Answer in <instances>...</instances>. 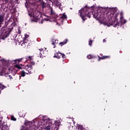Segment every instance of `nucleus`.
<instances>
[{
	"instance_id": "9d476101",
	"label": "nucleus",
	"mask_w": 130,
	"mask_h": 130,
	"mask_svg": "<svg viewBox=\"0 0 130 130\" xmlns=\"http://www.w3.org/2000/svg\"><path fill=\"white\" fill-rule=\"evenodd\" d=\"M4 16L3 15H0V27L4 25Z\"/></svg>"
},
{
	"instance_id": "1a4fd4ad",
	"label": "nucleus",
	"mask_w": 130,
	"mask_h": 130,
	"mask_svg": "<svg viewBox=\"0 0 130 130\" xmlns=\"http://www.w3.org/2000/svg\"><path fill=\"white\" fill-rule=\"evenodd\" d=\"M45 48H41L40 49H39V51H40V54H39V56H40V58H41L42 56H45V55L44 54L43 55V51L44 52L45 51Z\"/></svg>"
},
{
	"instance_id": "f704fd0d",
	"label": "nucleus",
	"mask_w": 130,
	"mask_h": 130,
	"mask_svg": "<svg viewBox=\"0 0 130 130\" xmlns=\"http://www.w3.org/2000/svg\"><path fill=\"white\" fill-rule=\"evenodd\" d=\"M0 60L2 62L4 61V62H7V60H6L4 58H2L0 59Z\"/></svg>"
},
{
	"instance_id": "f03ea898",
	"label": "nucleus",
	"mask_w": 130,
	"mask_h": 130,
	"mask_svg": "<svg viewBox=\"0 0 130 130\" xmlns=\"http://www.w3.org/2000/svg\"><path fill=\"white\" fill-rule=\"evenodd\" d=\"M13 23L10 21L5 22L4 26L0 30V39L5 40L8 37L13 29Z\"/></svg>"
},
{
	"instance_id": "c9c22d12",
	"label": "nucleus",
	"mask_w": 130,
	"mask_h": 130,
	"mask_svg": "<svg viewBox=\"0 0 130 130\" xmlns=\"http://www.w3.org/2000/svg\"><path fill=\"white\" fill-rule=\"evenodd\" d=\"M124 19V17L121 14L120 16V20H123Z\"/></svg>"
},
{
	"instance_id": "ddd939ff",
	"label": "nucleus",
	"mask_w": 130,
	"mask_h": 130,
	"mask_svg": "<svg viewBox=\"0 0 130 130\" xmlns=\"http://www.w3.org/2000/svg\"><path fill=\"white\" fill-rule=\"evenodd\" d=\"M60 18L63 20H67L68 18L67 15H66L65 13H63L62 14H61V16L60 17Z\"/></svg>"
},
{
	"instance_id": "20e7f679",
	"label": "nucleus",
	"mask_w": 130,
	"mask_h": 130,
	"mask_svg": "<svg viewBox=\"0 0 130 130\" xmlns=\"http://www.w3.org/2000/svg\"><path fill=\"white\" fill-rule=\"evenodd\" d=\"M89 8L87 7H85L84 8H82L81 10L79 11V13H80V16L81 17V18L83 21H85L87 19L86 17L89 18H91V15H93V17L94 18H96L98 17L99 13L98 12H88Z\"/></svg>"
},
{
	"instance_id": "58836bf2",
	"label": "nucleus",
	"mask_w": 130,
	"mask_h": 130,
	"mask_svg": "<svg viewBox=\"0 0 130 130\" xmlns=\"http://www.w3.org/2000/svg\"><path fill=\"white\" fill-rule=\"evenodd\" d=\"M54 43H55V44H58V42H58V41H57L56 40H54Z\"/></svg>"
},
{
	"instance_id": "a18cd8bd",
	"label": "nucleus",
	"mask_w": 130,
	"mask_h": 130,
	"mask_svg": "<svg viewBox=\"0 0 130 130\" xmlns=\"http://www.w3.org/2000/svg\"><path fill=\"white\" fill-rule=\"evenodd\" d=\"M9 0H4L5 2H6V3H7L8 2Z\"/></svg>"
},
{
	"instance_id": "4c0bfd02",
	"label": "nucleus",
	"mask_w": 130,
	"mask_h": 130,
	"mask_svg": "<svg viewBox=\"0 0 130 130\" xmlns=\"http://www.w3.org/2000/svg\"><path fill=\"white\" fill-rule=\"evenodd\" d=\"M96 56L91 55V58H96Z\"/></svg>"
},
{
	"instance_id": "393cba45",
	"label": "nucleus",
	"mask_w": 130,
	"mask_h": 130,
	"mask_svg": "<svg viewBox=\"0 0 130 130\" xmlns=\"http://www.w3.org/2000/svg\"><path fill=\"white\" fill-rule=\"evenodd\" d=\"M3 117H0V126H2L3 124H4V123H3Z\"/></svg>"
},
{
	"instance_id": "0eeeda50",
	"label": "nucleus",
	"mask_w": 130,
	"mask_h": 130,
	"mask_svg": "<svg viewBox=\"0 0 130 130\" xmlns=\"http://www.w3.org/2000/svg\"><path fill=\"white\" fill-rule=\"evenodd\" d=\"M100 57L99 55L98 56L99 57L98 61H100L101 59H108L110 58V56H103V54H100Z\"/></svg>"
},
{
	"instance_id": "e433bc0d",
	"label": "nucleus",
	"mask_w": 130,
	"mask_h": 130,
	"mask_svg": "<svg viewBox=\"0 0 130 130\" xmlns=\"http://www.w3.org/2000/svg\"><path fill=\"white\" fill-rule=\"evenodd\" d=\"M18 1H19V0H15L14 3H16V4H19Z\"/></svg>"
},
{
	"instance_id": "c03bdc74",
	"label": "nucleus",
	"mask_w": 130,
	"mask_h": 130,
	"mask_svg": "<svg viewBox=\"0 0 130 130\" xmlns=\"http://www.w3.org/2000/svg\"><path fill=\"white\" fill-rule=\"evenodd\" d=\"M106 41H107V40H106V39H104V40H103V42H106Z\"/></svg>"
},
{
	"instance_id": "a19ab883",
	"label": "nucleus",
	"mask_w": 130,
	"mask_h": 130,
	"mask_svg": "<svg viewBox=\"0 0 130 130\" xmlns=\"http://www.w3.org/2000/svg\"><path fill=\"white\" fill-rule=\"evenodd\" d=\"M16 8H15L14 9V13H16Z\"/></svg>"
},
{
	"instance_id": "7ed1b4c3",
	"label": "nucleus",
	"mask_w": 130,
	"mask_h": 130,
	"mask_svg": "<svg viewBox=\"0 0 130 130\" xmlns=\"http://www.w3.org/2000/svg\"><path fill=\"white\" fill-rule=\"evenodd\" d=\"M107 14L109 20H112L110 25H113L114 27H117L119 25V23L117 21V16L119 15V13H117L116 9H112Z\"/></svg>"
},
{
	"instance_id": "bb28decb",
	"label": "nucleus",
	"mask_w": 130,
	"mask_h": 130,
	"mask_svg": "<svg viewBox=\"0 0 130 130\" xmlns=\"http://www.w3.org/2000/svg\"><path fill=\"white\" fill-rule=\"evenodd\" d=\"M92 43H93L92 40H90L89 41V44H88V45H89L90 46H92Z\"/></svg>"
},
{
	"instance_id": "6ab92c4d",
	"label": "nucleus",
	"mask_w": 130,
	"mask_h": 130,
	"mask_svg": "<svg viewBox=\"0 0 130 130\" xmlns=\"http://www.w3.org/2000/svg\"><path fill=\"white\" fill-rule=\"evenodd\" d=\"M23 60V58H18V59H16L14 60V61L16 63H19L22 60Z\"/></svg>"
},
{
	"instance_id": "2eb2a0df",
	"label": "nucleus",
	"mask_w": 130,
	"mask_h": 130,
	"mask_svg": "<svg viewBox=\"0 0 130 130\" xmlns=\"http://www.w3.org/2000/svg\"><path fill=\"white\" fill-rule=\"evenodd\" d=\"M7 88V86H5L3 84L0 83V93L2 92V90H4V89H6Z\"/></svg>"
},
{
	"instance_id": "5701e85b",
	"label": "nucleus",
	"mask_w": 130,
	"mask_h": 130,
	"mask_svg": "<svg viewBox=\"0 0 130 130\" xmlns=\"http://www.w3.org/2000/svg\"><path fill=\"white\" fill-rule=\"evenodd\" d=\"M14 68H17L18 69H22L21 67H20L19 64H16L14 67Z\"/></svg>"
},
{
	"instance_id": "f8f14e48",
	"label": "nucleus",
	"mask_w": 130,
	"mask_h": 130,
	"mask_svg": "<svg viewBox=\"0 0 130 130\" xmlns=\"http://www.w3.org/2000/svg\"><path fill=\"white\" fill-rule=\"evenodd\" d=\"M47 5L49 6V7L50 8V14L51 15H55V12L53 10V8L51 7L50 4L49 3L47 4Z\"/></svg>"
},
{
	"instance_id": "dca6fc26",
	"label": "nucleus",
	"mask_w": 130,
	"mask_h": 130,
	"mask_svg": "<svg viewBox=\"0 0 130 130\" xmlns=\"http://www.w3.org/2000/svg\"><path fill=\"white\" fill-rule=\"evenodd\" d=\"M62 56V53H61L59 52H58L56 53V55L55 54V55L54 56V57L57 58H60L61 57V56Z\"/></svg>"
},
{
	"instance_id": "423d86ee",
	"label": "nucleus",
	"mask_w": 130,
	"mask_h": 130,
	"mask_svg": "<svg viewBox=\"0 0 130 130\" xmlns=\"http://www.w3.org/2000/svg\"><path fill=\"white\" fill-rule=\"evenodd\" d=\"M2 130H9V127L7 122H3V124L0 126Z\"/></svg>"
},
{
	"instance_id": "4be33fe9",
	"label": "nucleus",
	"mask_w": 130,
	"mask_h": 130,
	"mask_svg": "<svg viewBox=\"0 0 130 130\" xmlns=\"http://www.w3.org/2000/svg\"><path fill=\"white\" fill-rule=\"evenodd\" d=\"M11 120L13 121H16L17 118H16L14 116H11Z\"/></svg>"
},
{
	"instance_id": "a211bd4d",
	"label": "nucleus",
	"mask_w": 130,
	"mask_h": 130,
	"mask_svg": "<svg viewBox=\"0 0 130 130\" xmlns=\"http://www.w3.org/2000/svg\"><path fill=\"white\" fill-rule=\"evenodd\" d=\"M26 74H28V73H26L24 70H22V71H21V74H20V75L19 76V77H25Z\"/></svg>"
},
{
	"instance_id": "ea45409f",
	"label": "nucleus",
	"mask_w": 130,
	"mask_h": 130,
	"mask_svg": "<svg viewBox=\"0 0 130 130\" xmlns=\"http://www.w3.org/2000/svg\"><path fill=\"white\" fill-rule=\"evenodd\" d=\"M24 124L26 125V126H27L28 125V124H27V122H25L24 123Z\"/></svg>"
},
{
	"instance_id": "c756f323",
	"label": "nucleus",
	"mask_w": 130,
	"mask_h": 130,
	"mask_svg": "<svg viewBox=\"0 0 130 130\" xmlns=\"http://www.w3.org/2000/svg\"><path fill=\"white\" fill-rule=\"evenodd\" d=\"M53 2L54 3V4H58L59 3V2H58V0H53Z\"/></svg>"
},
{
	"instance_id": "f257e3e1",
	"label": "nucleus",
	"mask_w": 130,
	"mask_h": 130,
	"mask_svg": "<svg viewBox=\"0 0 130 130\" xmlns=\"http://www.w3.org/2000/svg\"><path fill=\"white\" fill-rule=\"evenodd\" d=\"M25 6L28 9V15L31 17V22H37L41 17V12L38 10L39 7L32 0H25Z\"/></svg>"
},
{
	"instance_id": "9b49d317",
	"label": "nucleus",
	"mask_w": 130,
	"mask_h": 130,
	"mask_svg": "<svg viewBox=\"0 0 130 130\" xmlns=\"http://www.w3.org/2000/svg\"><path fill=\"white\" fill-rule=\"evenodd\" d=\"M27 71L29 73H32V67L31 66L27 65Z\"/></svg>"
},
{
	"instance_id": "b1692460",
	"label": "nucleus",
	"mask_w": 130,
	"mask_h": 130,
	"mask_svg": "<svg viewBox=\"0 0 130 130\" xmlns=\"http://www.w3.org/2000/svg\"><path fill=\"white\" fill-rule=\"evenodd\" d=\"M29 35H27V34H25L24 35V37L23 38V40H27V39L29 37Z\"/></svg>"
},
{
	"instance_id": "412c9836",
	"label": "nucleus",
	"mask_w": 130,
	"mask_h": 130,
	"mask_svg": "<svg viewBox=\"0 0 130 130\" xmlns=\"http://www.w3.org/2000/svg\"><path fill=\"white\" fill-rule=\"evenodd\" d=\"M120 22L122 24H125L126 23V20L125 19H122L120 21Z\"/></svg>"
},
{
	"instance_id": "473e14b6",
	"label": "nucleus",
	"mask_w": 130,
	"mask_h": 130,
	"mask_svg": "<svg viewBox=\"0 0 130 130\" xmlns=\"http://www.w3.org/2000/svg\"><path fill=\"white\" fill-rule=\"evenodd\" d=\"M61 56H62V58H66V56L64 54H62L61 53Z\"/></svg>"
},
{
	"instance_id": "a878e982",
	"label": "nucleus",
	"mask_w": 130,
	"mask_h": 130,
	"mask_svg": "<svg viewBox=\"0 0 130 130\" xmlns=\"http://www.w3.org/2000/svg\"><path fill=\"white\" fill-rule=\"evenodd\" d=\"M51 44L54 46V47H53L54 48H55L56 47V44H55V43L54 42V40H52Z\"/></svg>"
},
{
	"instance_id": "de8ad7c7",
	"label": "nucleus",
	"mask_w": 130,
	"mask_h": 130,
	"mask_svg": "<svg viewBox=\"0 0 130 130\" xmlns=\"http://www.w3.org/2000/svg\"><path fill=\"white\" fill-rule=\"evenodd\" d=\"M45 49V50H46V49H47V48H46Z\"/></svg>"
},
{
	"instance_id": "2f4dec72",
	"label": "nucleus",
	"mask_w": 130,
	"mask_h": 130,
	"mask_svg": "<svg viewBox=\"0 0 130 130\" xmlns=\"http://www.w3.org/2000/svg\"><path fill=\"white\" fill-rule=\"evenodd\" d=\"M17 30H18V34L20 35L21 34V31L20 30V28H18Z\"/></svg>"
},
{
	"instance_id": "79ce46f5",
	"label": "nucleus",
	"mask_w": 130,
	"mask_h": 130,
	"mask_svg": "<svg viewBox=\"0 0 130 130\" xmlns=\"http://www.w3.org/2000/svg\"><path fill=\"white\" fill-rule=\"evenodd\" d=\"M49 1H50L52 3V5L53 4V2L51 0H49Z\"/></svg>"
},
{
	"instance_id": "6e6552de",
	"label": "nucleus",
	"mask_w": 130,
	"mask_h": 130,
	"mask_svg": "<svg viewBox=\"0 0 130 130\" xmlns=\"http://www.w3.org/2000/svg\"><path fill=\"white\" fill-rule=\"evenodd\" d=\"M23 48H28L29 45V43L27 40H23V43L21 44Z\"/></svg>"
},
{
	"instance_id": "7c9ffc66",
	"label": "nucleus",
	"mask_w": 130,
	"mask_h": 130,
	"mask_svg": "<svg viewBox=\"0 0 130 130\" xmlns=\"http://www.w3.org/2000/svg\"><path fill=\"white\" fill-rule=\"evenodd\" d=\"M87 58L88 59H91V55L90 54H89L87 56Z\"/></svg>"
},
{
	"instance_id": "37998d69",
	"label": "nucleus",
	"mask_w": 130,
	"mask_h": 130,
	"mask_svg": "<svg viewBox=\"0 0 130 130\" xmlns=\"http://www.w3.org/2000/svg\"><path fill=\"white\" fill-rule=\"evenodd\" d=\"M43 22H44V21H43V20H42V21H41V24H43Z\"/></svg>"
},
{
	"instance_id": "aec40b11",
	"label": "nucleus",
	"mask_w": 130,
	"mask_h": 130,
	"mask_svg": "<svg viewBox=\"0 0 130 130\" xmlns=\"http://www.w3.org/2000/svg\"><path fill=\"white\" fill-rule=\"evenodd\" d=\"M20 130H29V128L27 126H22Z\"/></svg>"
},
{
	"instance_id": "4468645a",
	"label": "nucleus",
	"mask_w": 130,
	"mask_h": 130,
	"mask_svg": "<svg viewBox=\"0 0 130 130\" xmlns=\"http://www.w3.org/2000/svg\"><path fill=\"white\" fill-rule=\"evenodd\" d=\"M68 42V39H66L63 42H60L59 44V45L60 47H62L63 45H64L65 44H66Z\"/></svg>"
},
{
	"instance_id": "39448f33",
	"label": "nucleus",
	"mask_w": 130,
	"mask_h": 130,
	"mask_svg": "<svg viewBox=\"0 0 130 130\" xmlns=\"http://www.w3.org/2000/svg\"><path fill=\"white\" fill-rule=\"evenodd\" d=\"M8 69L6 68H3L0 70V75L1 76H4L6 77H9L10 80H13V77L11 75H9L8 72H7Z\"/></svg>"
},
{
	"instance_id": "c85d7f7f",
	"label": "nucleus",
	"mask_w": 130,
	"mask_h": 130,
	"mask_svg": "<svg viewBox=\"0 0 130 130\" xmlns=\"http://www.w3.org/2000/svg\"><path fill=\"white\" fill-rule=\"evenodd\" d=\"M45 129L46 130H51V126L49 125H48L46 127Z\"/></svg>"
},
{
	"instance_id": "f3484780",
	"label": "nucleus",
	"mask_w": 130,
	"mask_h": 130,
	"mask_svg": "<svg viewBox=\"0 0 130 130\" xmlns=\"http://www.w3.org/2000/svg\"><path fill=\"white\" fill-rule=\"evenodd\" d=\"M40 7L42 8V9H44L46 7V4L45 2H42L40 4Z\"/></svg>"
},
{
	"instance_id": "cd10ccee",
	"label": "nucleus",
	"mask_w": 130,
	"mask_h": 130,
	"mask_svg": "<svg viewBox=\"0 0 130 130\" xmlns=\"http://www.w3.org/2000/svg\"><path fill=\"white\" fill-rule=\"evenodd\" d=\"M32 56H29L27 57V60H30V61H31L33 59L32 58Z\"/></svg>"
},
{
	"instance_id": "49530a36",
	"label": "nucleus",
	"mask_w": 130,
	"mask_h": 130,
	"mask_svg": "<svg viewBox=\"0 0 130 130\" xmlns=\"http://www.w3.org/2000/svg\"><path fill=\"white\" fill-rule=\"evenodd\" d=\"M11 3H13V2H11Z\"/></svg>"
},
{
	"instance_id": "72a5a7b5",
	"label": "nucleus",
	"mask_w": 130,
	"mask_h": 130,
	"mask_svg": "<svg viewBox=\"0 0 130 130\" xmlns=\"http://www.w3.org/2000/svg\"><path fill=\"white\" fill-rule=\"evenodd\" d=\"M35 64V62H30V64L29 66H31L32 67V66H34Z\"/></svg>"
}]
</instances>
